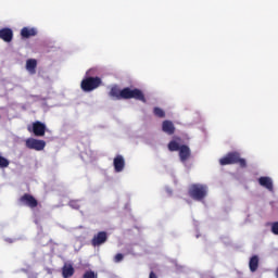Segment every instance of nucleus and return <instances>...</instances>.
Returning a JSON list of instances; mask_svg holds the SVG:
<instances>
[{
    "instance_id": "nucleus-17",
    "label": "nucleus",
    "mask_w": 278,
    "mask_h": 278,
    "mask_svg": "<svg viewBox=\"0 0 278 278\" xmlns=\"http://www.w3.org/2000/svg\"><path fill=\"white\" fill-rule=\"evenodd\" d=\"M249 266L251 273H255V270H257L260 266V258L257 257V255H254L250 258Z\"/></svg>"
},
{
    "instance_id": "nucleus-12",
    "label": "nucleus",
    "mask_w": 278,
    "mask_h": 278,
    "mask_svg": "<svg viewBox=\"0 0 278 278\" xmlns=\"http://www.w3.org/2000/svg\"><path fill=\"white\" fill-rule=\"evenodd\" d=\"M162 130L165 134H168V136H173V134H175V124H173L172 121L166 119L162 123Z\"/></svg>"
},
{
    "instance_id": "nucleus-14",
    "label": "nucleus",
    "mask_w": 278,
    "mask_h": 278,
    "mask_svg": "<svg viewBox=\"0 0 278 278\" xmlns=\"http://www.w3.org/2000/svg\"><path fill=\"white\" fill-rule=\"evenodd\" d=\"M104 242H105V231H100L91 240L92 247H100V244H103Z\"/></svg>"
},
{
    "instance_id": "nucleus-10",
    "label": "nucleus",
    "mask_w": 278,
    "mask_h": 278,
    "mask_svg": "<svg viewBox=\"0 0 278 278\" xmlns=\"http://www.w3.org/2000/svg\"><path fill=\"white\" fill-rule=\"evenodd\" d=\"M178 151L181 164H184V166H188L187 162L191 155L190 148L188 146H181Z\"/></svg>"
},
{
    "instance_id": "nucleus-13",
    "label": "nucleus",
    "mask_w": 278,
    "mask_h": 278,
    "mask_svg": "<svg viewBox=\"0 0 278 278\" xmlns=\"http://www.w3.org/2000/svg\"><path fill=\"white\" fill-rule=\"evenodd\" d=\"M75 275V267L71 264H64L62 267V277L63 278H71Z\"/></svg>"
},
{
    "instance_id": "nucleus-1",
    "label": "nucleus",
    "mask_w": 278,
    "mask_h": 278,
    "mask_svg": "<svg viewBox=\"0 0 278 278\" xmlns=\"http://www.w3.org/2000/svg\"><path fill=\"white\" fill-rule=\"evenodd\" d=\"M210 192V189L207 188V185L203 184H194L191 185L189 188V197L193 199L194 201L203 202L207 198V194Z\"/></svg>"
},
{
    "instance_id": "nucleus-7",
    "label": "nucleus",
    "mask_w": 278,
    "mask_h": 278,
    "mask_svg": "<svg viewBox=\"0 0 278 278\" xmlns=\"http://www.w3.org/2000/svg\"><path fill=\"white\" fill-rule=\"evenodd\" d=\"M20 203L26 207H30V210H34L38 205V200H36L35 197L29 193H24L20 198Z\"/></svg>"
},
{
    "instance_id": "nucleus-23",
    "label": "nucleus",
    "mask_w": 278,
    "mask_h": 278,
    "mask_svg": "<svg viewBox=\"0 0 278 278\" xmlns=\"http://www.w3.org/2000/svg\"><path fill=\"white\" fill-rule=\"evenodd\" d=\"M271 233L278 236V222L271 224Z\"/></svg>"
},
{
    "instance_id": "nucleus-11",
    "label": "nucleus",
    "mask_w": 278,
    "mask_h": 278,
    "mask_svg": "<svg viewBox=\"0 0 278 278\" xmlns=\"http://www.w3.org/2000/svg\"><path fill=\"white\" fill-rule=\"evenodd\" d=\"M14 39V31L12 28L4 27L0 29V40H3V42H12Z\"/></svg>"
},
{
    "instance_id": "nucleus-21",
    "label": "nucleus",
    "mask_w": 278,
    "mask_h": 278,
    "mask_svg": "<svg viewBox=\"0 0 278 278\" xmlns=\"http://www.w3.org/2000/svg\"><path fill=\"white\" fill-rule=\"evenodd\" d=\"M68 205L73 210H79V207H81V204L79 203V200H72V201H70Z\"/></svg>"
},
{
    "instance_id": "nucleus-18",
    "label": "nucleus",
    "mask_w": 278,
    "mask_h": 278,
    "mask_svg": "<svg viewBox=\"0 0 278 278\" xmlns=\"http://www.w3.org/2000/svg\"><path fill=\"white\" fill-rule=\"evenodd\" d=\"M153 112H154V115L157 116V118H164L166 116V112H164V110L160 108H154Z\"/></svg>"
},
{
    "instance_id": "nucleus-19",
    "label": "nucleus",
    "mask_w": 278,
    "mask_h": 278,
    "mask_svg": "<svg viewBox=\"0 0 278 278\" xmlns=\"http://www.w3.org/2000/svg\"><path fill=\"white\" fill-rule=\"evenodd\" d=\"M168 149H169V151H179V149H181V147H179V143L177 141H170L168 143Z\"/></svg>"
},
{
    "instance_id": "nucleus-3",
    "label": "nucleus",
    "mask_w": 278,
    "mask_h": 278,
    "mask_svg": "<svg viewBox=\"0 0 278 278\" xmlns=\"http://www.w3.org/2000/svg\"><path fill=\"white\" fill-rule=\"evenodd\" d=\"M219 164L222 166H227V164H240V166L244 167L247 166V161L244 159H240V154L238 152H231L220 159Z\"/></svg>"
},
{
    "instance_id": "nucleus-16",
    "label": "nucleus",
    "mask_w": 278,
    "mask_h": 278,
    "mask_svg": "<svg viewBox=\"0 0 278 278\" xmlns=\"http://www.w3.org/2000/svg\"><path fill=\"white\" fill-rule=\"evenodd\" d=\"M38 31L35 28L24 27L21 30L22 38H31L36 36Z\"/></svg>"
},
{
    "instance_id": "nucleus-22",
    "label": "nucleus",
    "mask_w": 278,
    "mask_h": 278,
    "mask_svg": "<svg viewBox=\"0 0 278 278\" xmlns=\"http://www.w3.org/2000/svg\"><path fill=\"white\" fill-rule=\"evenodd\" d=\"M83 278H97V274L92 270H87L84 275Z\"/></svg>"
},
{
    "instance_id": "nucleus-15",
    "label": "nucleus",
    "mask_w": 278,
    "mask_h": 278,
    "mask_svg": "<svg viewBox=\"0 0 278 278\" xmlns=\"http://www.w3.org/2000/svg\"><path fill=\"white\" fill-rule=\"evenodd\" d=\"M37 66H38V61H36V59H28L26 61V71L30 75H35Z\"/></svg>"
},
{
    "instance_id": "nucleus-20",
    "label": "nucleus",
    "mask_w": 278,
    "mask_h": 278,
    "mask_svg": "<svg viewBox=\"0 0 278 278\" xmlns=\"http://www.w3.org/2000/svg\"><path fill=\"white\" fill-rule=\"evenodd\" d=\"M10 166V161L3 156H0V168H8Z\"/></svg>"
},
{
    "instance_id": "nucleus-6",
    "label": "nucleus",
    "mask_w": 278,
    "mask_h": 278,
    "mask_svg": "<svg viewBox=\"0 0 278 278\" xmlns=\"http://www.w3.org/2000/svg\"><path fill=\"white\" fill-rule=\"evenodd\" d=\"M26 147L27 149H33L34 151H43L45 147H47V142H45V140L28 138L26 140Z\"/></svg>"
},
{
    "instance_id": "nucleus-2",
    "label": "nucleus",
    "mask_w": 278,
    "mask_h": 278,
    "mask_svg": "<svg viewBox=\"0 0 278 278\" xmlns=\"http://www.w3.org/2000/svg\"><path fill=\"white\" fill-rule=\"evenodd\" d=\"M101 84H103V81L100 77L86 76L80 83V88L83 92H92V90H97Z\"/></svg>"
},
{
    "instance_id": "nucleus-4",
    "label": "nucleus",
    "mask_w": 278,
    "mask_h": 278,
    "mask_svg": "<svg viewBox=\"0 0 278 278\" xmlns=\"http://www.w3.org/2000/svg\"><path fill=\"white\" fill-rule=\"evenodd\" d=\"M122 99H137V101H144V94L140 89L124 88L119 92Z\"/></svg>"
},
{
    "instance_id": "nucleus-25",
    "label": "nucleus",
    "mask_w": 278,
    "mask_h": 278,
    "mask_svg": "<svg viewBox=\"0 0 278 278\" xmlns=\"http://www.w3.org/2000/svg\"><path fill=\"white\" fill-rule=\"evenodd\" d=\"M149 278H157V276L155 275V273L151 271Z\"/></svg>"
},
{
    "instance_id": "nucleus-5",
    "label": "nucleus",
    "mask_w": 278,
    "mask_h": 278,
    "mask_svg": "<svg viewBox=\"0 0 278 278\" xmlns=\"http://www.w3.org/2000/svg\"><path fill=\"white\" fill-rule=\"evenodd\" d=\"M28 131H33L37 137H42L47 131V125L40 121L34 122L31 126H28Z\"/></svg>"
},
{
    "instance_id": "nucleus-8",
    "label": "nucleus",
    "mask_w": 278,
    "mask_h": 278,
    "mask_svg": "<svg viewBox=\"0 0 278 278\" xmlns=\"http://www.w3.org/2000/svg\"><path fill=\"white\" fill-rule=\"evenodd\" d=\"M258 184L260 186H262V188L268 190V192H275V184L273 181V178L268 176H262L258 178Z\"/></svg>"
},
{
    "instance_id": "nucleus-24",
    "label": "nucleus",
    "mask_w": 278,
    "mask_h": 278,
    "mask_svg": "<svg viewBox=\"0 0 278 278\" xmlns=\"http://www.w3.org/2000/svg\"><path fill=\"white\" fill-rule=\"evenodd\" d=\"M124 257L125 256L123 254H116L115 257H114V262L116 264H118V263L123 262Z\"/></svg>"
},
{
    "instance_id": "nucleus-9",
    "label": "nucleus",
    "mask_w": 278,
    "mask_h": 278,
    "mask_svg": "<svg viewBox=\"0 0 278 278\" xmlns=\"http://www.w3.org/2000/svg\"><path fill=\"white\" fill-rule=\"evenodd\" d=\"M113 166L115 173H123L125 170V156L124 155H116L113 160Z\"/></svg>"
}]
</instances>
